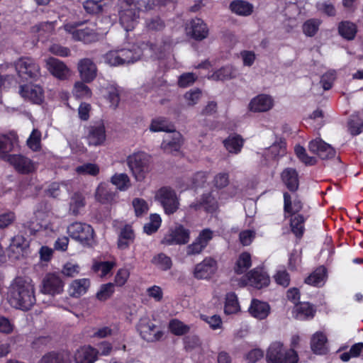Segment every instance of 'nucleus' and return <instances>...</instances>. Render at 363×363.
<instances>
[{
  "label": "nucleus",
  "instance_id": "7c9ffc66",
  "mask_svg": "<svg viewBox=\"0 0 363 363\" xmlns=\"http://www.w3.org/2000/svg\"><path fill=\"white\" fill-rule=\"evenodd\" d=\"M135 234L130 225H126L121 229L118 240V247L121 250L127 249L133 242Z\"/></svg>",
  "mask_w": 363,
  "mask_h": 363
},
{
  "label": "nucleus",
  "instance_id": "a211bd4d",
  "mask_svg": "<svg viewBox=\"0 0 363 363\" xmlns=\"http://www.w3.org/2000/svg\"><path fill=\"white\" fill-rule=\"evenodd\" d=\"M138 18V11L134 8L120 9L119 21L126 31L134 28Z\"/></svg>",
  "mask_w": 363,
  "mask_h": 363
},
{
  "label": "nucleus",
  "instance_id": "dca6fc26",
  "mask_svg": "<svg viewBox=\"0 0 363 363\" xmlns=\"http://www.w3.org/2000/svg\"><path fill=\"white\" fill-rule=\"evenodd\" d=\"M77 70L84 82H91L96 77L97 67L89 58L81 59L77 63Z\"/></svg>",
  "mask_w": 363,
  "mask_h": 363
},
{
  "label": "nucleus",
  "instance_id": "13d9d810",
  "mask_svg": "<svg viewBox=\"0 0 363 363\" xmlns=\"http://www.w3.org/2000/svg\"><path fill=\"white\" fill-rule=\"evenodd\" d=\"M363 121L358 115H352L349 121V129L352 135H358L362 132Z\"/></svg>",
  "mask_w": 363,
  "mask_h": 363
},
{
  "label": "nucleus",
  "instance_id": "c85d7f7f",
  "mask_svg": "<svg viewBox=\"0 0 363 363\" xmlns=\"http://www.w3.org/2000/svg\"><path fill=\"white\" fill-rule=\"evenodd\" d=\"M116 192L111 191L106 184H101L96 191V199L101 203H109L115 201Z\"/></svg>",
  "mask_w": 363,
  "mask_h": 363
},
{
  "label": "nucleus",
  "instance_id": "338daca9",
  "mask_svg": "<svg viewBox=\"0 0 363 363\" xmlns=\"http://www.w3.org/2000/svg\"><path fill=\"white\" fill-rule=\"evenodd\" d=\"M133 206L137 216H140L146 213L148 211L147 203L143 199H134L133 201Z\"/></svg>",
  "mask_w": 363,
  "mask_h": 363
},
{
  "label": "nucleus",
  "instance_id": "b1692460",
  "mask_svg": "<svg viewBox=\"0 0 363 363\" xmlns=\"http://www.w3.org/2000/svg\"><path fill=\"white\" fill-rule=\"evenodd\" d=\"M99 352L90 347L84 346L78 349L74 354L76 363H94L96 359Z\"/></svg>",
  "mask_w": 363,
  "mask_h": 363
},
{
  "label": "nucleus",
  "instance_id": "37998d69",
  "mask_svg": "<svg viewBox=\"0 0 363 363\" xmlns=\"http://www.w3.org/2000/svg\"><path fill=\"white\" fill-rule=\"evenodd\" d=\"M28 246V240L23 235H17L12 238L9 245V250L18 254H23Z\"/></svg>",
  "mask_w": 363,
  "mask_h": 363
},
{
  "label": "nucleus",
  "instance_id": "a18cd8bd",
  "mask_svg": "<svg viewBox=\"0 0 363 363\" xmlns=\"http://www.w3.org/2000/svg\"><path fill=\"white\" fill-rule=\"evenodd\" d=\"M111 183L120 191H126L130 186V181L126 174H115L111 177Z\"/></svg>",
  "mask_w": 363,
  "mask_h": 363
},
{
  "label": "nucleus",
  "instance_id": "412c9836",
  "mask_svg": "<svg viewBox=\"0 0 363 363\" xmlns=\"http://www.w3.org/2000/svg\"><path fill=\"white\" fill-rule=\"evenodd\" d=\"M86 139L89 145L98 146L102 145L106 140L104 125L100 123L89 127Z\"/></svg>",
  "mask_w": 363,
  "mask_h": 363
},
{
  "label": "nucleus",
  "instance_id": "79ce46f5",
  "mask_svg": "<svg viewBox=\"0 0 363 363\" xmlns=\"http://www.w3.org/2000/svg\"><path fill=\"white\" fill-rule=\"evenodd\" d=\"M338 31L341 36L350 40L354 39L357 29L354 23L350 21H343L339 24Z\"/></svg>",
  "mask_w": 363,
  "mask_h": 363
},
{
  "label": "nucleus",
  "instance_id": "9d476101",
  "mask_svg": "<svg viewBox=\"0 0 363 363\" xmlns=\"http://www.w3.org/2000/svg\"><path fill=\"white\" fill-rule=\"evenodd\" d=\"M137 328L142 338L147 342L158 341L163 335L162 331L147 318H140Z\"/></svg>",
  "mask_w": 363,
  "mask_h": 363
},
{
  "label": "nucleus",
  "instance_id": "1a4fd4ad",
  "mask_svg": "<svg viewBox=\"0 0 363 363\" xmlns=\"http://www.w3.org/2000/svg\"><path fill=\"white\" fill-rule=\"evenodd\" d=\"M190 239L189 230L184 228L182 225H178L174 228H171L164 235L161 243L165 245H176L186 244Z\"/></svg>",
  "mask_w": 363,
  "mask_h": 363
},
{
  "label": "nucleus",
  "instance_id": "20e7f679",
  "mask_svg": "<svg viewBox=\"0 0 363 363\" xmlns=\"http://www.w3.org/2000/svg\"><path fill=\"white\" fill-rule=\"evenodd\" d=\"M266 359L267 363H297L298 357L293 348L286 350L282 342L275 341L269 346Z\"/></svg>",
  "mask_w": 363,
  "mask_h": 363
},
{
  "label": "nucleus",
  "instance_id": "5701e85b",
  "mask_svg": "<svg viewBox=\"0 0 363 363\" xmlns=\"http://www.w3.org/2000/svg\"><path fill=\"white\" fill-rule=\"evenodd\" d=\"M171 135L166 136L162 144L161 147L167 152L172 153L177 152L182 145V135L174 130L169 132Z\"/></svg>",
  "mask_w": 363,
  "mask_h": 363
},
{
  "label": "nucleus",
  "instance_id": "603ef678",
  "mask_svg": "<svg viewBox=\"0 0 363 363\" xmlns=\"http://www.w3.org/2000/svg\"><path fill=\"white\" fill-rule=\"evenodd\" d=\"M169 328L175 335H183L189 331V327L187 325L177 319L170 321Z\"/></svg>",
  "mask_w": 363,
  "mask_h": 363
},
{
  "label": "nucleus",
  "instance_id": "6ab92c4d",
  "mask_svg": "<svg viewBox=\"0 0 363 363\" xmlns=\"http://www.w3.org/2000/svg\"><path fill=\"white\" fill-rule=\"evenodd\" d=\"M286 153V143L284 140L279 139L275 141L270 147L264 150L263 156L266 163L277 160L284 156Z\"/></svg>",
  "mask_w": 363,
  "mask_h": 363
},
{
  "label": "nucleus",
  "instance_id": "0eeeda50",
  "mask_svg": "<svg viewBox=\"0 0 363 363\" xmlns=\"http://www.w3.org/2000/svg\"><path fill=\"white\" fill-rule=\"evenodd\" d=\"M156 199L162 204L167 214L174 213L179 208V203L177 194L169 187L161 188L156 194Z\"/></svg>",
  "mask_w": 363,
  "mask_h": 363
},
{
  "label": "nucleus",
  "instance_id": "f03ea898",
  "mask_svg": "<svg viewBox=\"0 0 363 363\" xmlns=\"http://www.w3.org/2000/svg\"><path fill=\"white\" fill-rule=\"evenodd\" d=\"M8 300L14 308L28 311L35 303L34 285L29 278L17 277L9 287Z\"/></svg>",
  "mask_w": 363,
  "mask_h": 363
},
{
  "label": "nucleus",
  "instance_id": "cd10ccee",
  "mask_svg": "<svg viewBox=\"0 0 363 363\" xmlns=\"http://www.w3.org/2000/svg\"><path fill=\"white\" fill-rule=\"evenodd\" d=\"M281 179L284 184L291 191H295L298 187V177L296 169L286 168L281 173Z\"/></svg>",
  "mask_w": 363,
  "mask_h": 363
},
{
  "label": "nucleus",
  "instance_id": "4be33fe9",
  "mask_svg": "<svg viewBox=\"0 0 363 363\" xmlns=\"http://www.w3.org/2000/svg\"><path fill=\"white\" fill-rule=\"evenodd\" d=\"M249 106L254 112L267 111L273 106V99L269 95L259 94L251 100Z\"/></svg>",
  "mask_w": 363,
  "mask_h": 363
},
{
  "label": "nucleus",
  "instance_id": "e2e57ef3",
  "mask_svg": "<svg viewBox=\"0 0 363 363\" xmlns=\"http://www.w3.org/2000/svg\"><path fill=\"white\" fill-rule=\"evenodd\" d=\"M41 133L39 130L34 129L27 140L28 146L33 151H37L40 147Z\"/></svg>",
  "mask_w": 363,
  "mask_h": 363
},
{
  "label": "nucleus",
  "instance_id": "7ed1b4c3",
  "mask_svg": "<svg viewBox=\"0 0 363 363\" xmlns=\"http://www.w3.org/2000/svg\"><path fill=\"white\" fill-rule=\"evenodd\" d=\"M127 163L137 181H143L151 169L152 159L145 152H137L129 155Z\"/></svg>",
  "mask_w": 363,
  "mask_h": 363
},
{
  "label": "nucleus",
  "instance_id": "ea45409f",
  "mask_svg": "<svg viewBox=\"0 0 363 363\" xmlns=\"http://www.w3.org/2000/svg\"><path fill=\"white\" fill-rule=\"evenodd\" d=\"M223 143L229 152L238 154L243 146V140L240 135H230L223 141Z\"/></svg>",
  "mask_w": 363,
  "mask_h": 363
},
{
  "label": "nucleus",
  "instance_id": "473e14b6",
  "mask_svg": "<svg viewBox=\"0 0 363 363\" xmlns=\"http://www.w3.org/2000/svg\"><path fill=\"white\" fill-rule=\"evenodd\" d=\"M315 312V311L308 303L296 304L294 310L296 318L299 320L312 318L314 316Z\"/></svg>",
  "mask_w": 363,
  "mask_h": 363
},
{
  "label": "nucleus",
  "instance_id": "f3484780",
  "mask_svg": "<svg viewBox=\"0 0 363 363\" xmlns=\"http://www.w3.org/2000/svg\"><path fill=\"white\" fill-rule=\"evenodd\" d=\"M20 95L33 104H40L44 99V93L41 86L36 84L22 85L19 88Z\"/></svg>",
  "mask_w": 363,
  "mask_h": 363
},
{
  "label": "nucleus",
  "instance_id": "ddd939ff",
  "mask_svg": "<svg viewBox=\"0 0 363 363\" xmlns=\"http://www.w3.org/2000/svg\"><path fill=\"white\" fill-rule=\"evenodd\" d=\"M45 67L55 78L66 80L71 76L70 69L62 61L50 57L45 60Z\"/></svg>",
  "mask_w": 363,
  "mask_h": 363
},
{
  "label": "nucleus",
  "instance_id": "4c0bfd02",
  "mask_svg": "<svg viewBox=\"0 0 363 363\" xmlns=\"http://www.w3.org/2000/svg\"><path fill=\"white\" fill-rule=\"evenodd\" d=\"M306 219V218L301 214L291 215L290 222L291 231L298 238H301L303 235L305 230L304 223Z\"/></svg>",
  "mask_w": 363,
  "mask_h": 363
},
{
  "label": "nucleus",
  "instance_id": "2f4dec72",
  "mask_svg": "<svg viewBox=\"0 0 363 363\" xmlns=\"http://www.w3.org/2000/svg\"><path fill=\"white\" fill-rule=\"evenodd\" d=\"M326 336L321 332H317L311 338V349L316 354H324L326 352Z\"/></svg>",
  "mask_w": 363,
  "mask_h": 363
},
{
  "label": "nucleus",
  "instance_id": "4468645a",
  "mask_svg": "<svg viewBox=\"0 0 363 363\" xmlns=\"http://www.w3.org/2000/svg\"><path fill=\"white\" fill-rule=\"evenodd\" d=\"M309 150L322 160H328L335 156V149L321 139L311 140L308 144Z\"/></svg>",
  "mask_w": 363,
  "mask_h": 363
},
{
  "label": "nucleus",
  "instance_id": "423d86ee",
  "mask_svg": "<svg viewBox=\"0 0 363 363\" xmlns=\"http://www.w3.org/2000/svg\"><path fill=\"white\" fill-rule=\"evenodd\" d=\"M81 25L82 23H67L64 26V29L72 35L74 40L82 41L84 43H91L98 40L99 35L93 28L89 27L77 28Z\"/></svg>",
  "mask_w": 363,
  "mask_h": 363
},
{
  "label": "nucleus",
  "instance_id": "49530a36",
  "mask_svg": "<svg viewBox=\"0 0 363 363\" xmlns=\"http://www.w3.org/2000/svg\"><path fill=\"white\" fill-rule=\"evenodd\" d=\"M284 211L291 215H297L302 208V203L299 200H294L293 203L291 201V196L288 193L284 194Z\"/></svg>",
  "mask_w": 363,
  "mask_h": 363
},
{
  "label": "nucleus",
  "instance_id": "aec40b11",
  "mask_svg": "<svg viewBox=\"0 0 363 363\" xmlns=\"http://www.w3.org/2000/svg\"><path fill=\"white\" fill-rule=\"evenodd\" d=\"M247 281L250 286L257 289L267 286L269 283V276L262 269L255 268L251 270L247 275Z\"/></svg>",
  "mask_w": 363,
  "mask_h": 363
},
{
  "label": "nucleus",
  "instance_id": "0e129e2a",
  "mask_svg": "<svg viewBox=\"0 0 363 363\" xmlns=\"http://www.w3.org/2000/svg\"><path fill=\"white\" fill-rule=\"evenodd\" d=\"M76 171L78 174L96 176L99 172V168L95 164L86 163L77 167Z\"/></svg>",
  "mask_w": 363,
  "mask_h": 363
},
{
  "label": "nucleus",
  "instance_id": "e433bc0d",
  "mask_svg": "<svg viewBox=\"0 0 363 363\" xmlns=\"http://www.w3.org/2000/svg\"><path fill=\"white\" fill-rule=\"evenodd\" d=\"M85 206V198L80 193H74L70 198L69 212L70 214L77 216Z\"/></svg>",
  "mask_w": 363,
  "mask_h": 363
},
{
  "label": "nucleus",
  "instance_id": "39448f33",
  "mask_svg": "<svg viewBox=\"0 0 363 363\" xmlns=\"http://www.w3.org/2000/svg\"><path fill=\"white\" fill-rule=\"evenodd\" d=\"M69 235L84 246H91L94 242L93 228L86 223L75 222L67 228Z\"/></svg>",
  "mask_w": 363,
  "mask_h": 363
},
{
  "label": "nucleus",
  "instance_id": "3c124183",
  "mask_svg": "<svg viewBox=\"0 0 363 363\" xmlns=\"http://www.w3.org/2000/svg\"><path fill=\"white\" fill-rule=\"evenodd\" d=\"M115 265L114 262H97L93 264L92 269L95 272L99 273L100 277H104L111 271Z\"/></svg>",
  "mask_w": 363,
  "mask_h": 363
},
{
  "label": "nucleus",
  "instance_id": "6e6552de",
  "mask_svg": "<svg viewBox=\"0 0 363 363\" xmlns=\"http://www.w3.org/2000/svg\"><path fill=\"white\" fill-rule=\"evenodd\" d=\"M16 69L23 79H36L40 75V66L30 57H21L16 62Z\"/></svg>",
  "mask_w": 363,
  "mask_h": 363
},
{
  "label": "nucleus",
  "instance_id": "a878e982",
  "mask_svg": "<svg viewBox=\"0 0 363 363\" xmlns=\"http://www.w3.org/2000/svg\"><path fill=\"white\" fill-rule=\"evenodd\" d=\"M229 9L238 16H249L252 13L254 6L252 4L244 0H233L229 4Z\"/></svg>",
  "mask_w": 363,
  "mask_h": 363
},
{
  "label": "nucleus",
  "instance_id": "c756f323",
  "mask_svg": "<svg viewBox=\"0 0 363 363\" xmlns=\"http://www.w3.org/2000/svg\"><path fill=\"white\" fill-rule=\"evenodd\" d=\"M90 281L88 279H79L74 280L69 288L70 296L79 297L85 294L89 287Z\"/></svg>",
  "mask_w": 363,
  "mask_h": 363
},
{
  "label": "nucleus",
  "instance_id": "bf43d9fd",
  "mask_svg": "<svg viewBox=\"0 0 363 363\" xmlns=\"http://www.w3.org/2000/svg\"><path fill=\"white\" fill-rule=\"evenodd\" d=\"M145 26L150 30L158 31L162 30L165 27V24L159 16H153L146 19Z\"/></svg>",
  "mask_w": 363,
  "mask_h": 363
},
{
  "label": "nucleus",
  "instance_id": "8fccbe9b",
  "mask_svg": "<svg viewBox=\"0 0 363 363\" xmlns=\"http://www.w3.org/2000/svg\"><path fill=\"white\" fill-rule=\"evenodd\" d=\"M239 309V304L237 296L234 293H229L226 295L224 311L226 314H233Z\"/></svg>",
  "mask_w": 363,
  "mask_h": 363
},
{
  "label": "nucleus",
  "instance_id": "5fc2aeb1",
  "mask_svg": "<svg viewBox=\"0 0 363 363\" xmlns=\"http://www.w3.org/2000/svg\"><path fill=\"white\" fill-rule=\"evenodd\" d=\"M161 218L157 214H152L150 216V220L148 223L144 225V232L147 235H151L155 233L161 225Z\"/></svg>",
  "mask_w": 363,
  "mask_h": 363
},
{
  "label": "nucleus",
  "instance_id": "774afa93",
  "mask_svg": "<svg viewBox=\"0 0 363 363\" xmlns=\"http://www.w3.org/2000/svg\"><path fill=\"white\" fill-rule=\"evenodd\" d=\"M201 96V92L199 89L187 91L184 98L188 106H194L198 103Z\"/></svg>",
  "mask_w": 363,
  "mask_h": 363
},
{
  "label": "nucleus",
  "instance_id": "09e8293b",
  "mask_svg": "<svg viewBox=\"0 0 363 363\" xmlns=\"http://www.w3.org/2000/svg\"><path fill=\"white\" fill-rule=\"evenodd\" d=\"M321 21L319 19L311 18L306 21L302 26L303 33L306 36H314L319 29Z\"/></svg>",
  "mask_w": 363,
  "mask_h": 363
},
{
  "label": "nucleus",
  "instance_id": "f257e3e1",
  "mask_svg": "<svg viewBox=\"0 0 363 363\" xmlns=\"http://www.w3.org/2000/svg\"><path fill=\"white\" fill-rule=\"evenodd\" d=\"M172 46V40L166 38L157 43H142L140 46L133 45L130 48L117 50L120 55L121 64L124 65L136 62L142 55H150L158 59L162 58L166 53L170 52Z\"/></svg>",
  "mask_w": 363,
  "mask_h": 363
},
{
  "label": "nucleus",
  "instance_id": "a19ab883",
  "mask_svg": "<svg viewBox=\"0 0 363 363\" xmlns=\"http://www.w3.org/2000/svg\"><path fill=\"white\" fill-rule=\"evenodd\" d=\"M252 265L251 256L248 252H242L238 257L234 271L238 274L245 273Z\"/></svg>",
  "mask_w": 363,
  "mask_h": 363
},
{
  "label": "nucleus",
  "instance_id": "de8ad7c7",
  "mask_svg": "<svg viewBox=\"0 0 363 363\" xmlns=\"http://www.w3.org/2000/svg\"><path fill=\"white\" fill-rule=\"evenodd\" d=\"M122 91V89L119 86H111L108 88L107 99L113 108L118 106Z\"/></svg>",
  "mask_w": 363,
  "mask_h": 363
},
{
  "label": "nucleus",
  "instance_id": "052dcab7",
  "mask_svg": "<svg viewBox=\"0 0 363 363\" xmlns=\"http://www.w3.org/2000/svg\"><path fill=\"white\" fill-rule=\"evenodd\" d=\"M201 201L203 207L206 211L213 212L216 210L218 207L217 201L211 193L203 194Z\"/></svg>",
  "mask_w": 363,
  "mask_h": 363
},
{
  "label": "nucleus",
  "instance_id": "f8f14e48",
  "mask_svg": "<svg viewBox=\"0 0 363 363\" xmlns=\"http://www.w3.org/2000/svg\"><path fill=\"white\" fill-rule=\"evenodd\" d=\"M5 160L21 174H30L37 167L30 159L22 155H6Z\"/></svg>",
  "mask_w": 363,
  "mask_h": 363
},
{
  "label": "nucleus",
  "instance_id": "393cba45",
  "mask_svg": "<svg viewBox=\"0 0 363 363\" xmlns=\"http://www.w3.org/2000/svg\"><path fill=\"white\" fill-rule=\"evenodd\" d=\"M189 33L193 38L201 40L208 36V29L202 19L194 18L190 22Z\"/></svg>",
  "mask_w": 363,
  "mask_h": 363
},
{
  "label": "nucleus",
  "instance_id": "2eb2a0df",
  "mask_svg": "<svg viewBox=\"0 0 363 363\" xmlns=\"http://www.w3.org/2000/svg\"><path fill=\"white\" fill-rule=\"evenodd\" d=\"M216 261L211 257H207L195 266L194 275L199 279H208L216 272Z\"/></svg>",
  "mask_w": 363,
  "mask_h": 363
},
{
  "label": "nucleus",
  "instance_id": "c9c22d12",
  "mask_svg": "<svg viewBox=\"0 0 363 363\" xmlns=\"http://www.w3.org/2000/svg\"><path fill=\"white\" fill-rule=\"evenodd\" d=\"M326 279V269L324 267L317 268L310 276L306 279V283L314 286H321Z\"/></svg>",
  "mask_w": 363,
  "mask_h": 363
},
{
  "label": "nucleus",
  "instance_id": "680f3d73",
  "mask_svg": "<svg viewBox=\"0 0 363 363\" xmlns=\"http://www.w3.org/2000/svg\"><path fill=\"white\" fill-rule=\"evenodd\" d=\"M114 292V284L108 283L103 284L96 294V297L100 301H106L109 298Z\"/></svg>",
  "mask_w": 363,
  "mask_h": 363
},
{
  "label": "nucleus",
  "instance_id": "c03bdc74",
  "mask_svg": "<svg viewBox=\"0 0 363 363\" xmlns=\"http://www.w3.org/2000/svg\"><path fill=\"white\" fill-rule=\"evenodd\" d=\"M38 363H69V359L64 353L51 352L43 355Z\"/></svg>",
  "mask_w": 363,
  "mask_h": 363
},
{
  "label": "nucleus",
  "instance_id": "58836bf2",
  "mask_svg": "<svg viewBox=\"0 0 363 363\" xmlns=\"http://www.w3.org/2000/svg\"><path fill=\"white\" fill-rule=\"evenodd\" d=\"M151 262L153 265L162 271H167L172 267V261L170 257L163 252L153 256Z\"/></svg>",
  "mask_w": 363,
  "mask_h": 363
},
{
  "label": "nucleus",
  "instance_id": "69168bd1",
  "mask_svg": "<svg viewBox=\"0 0 363 363\" xmlns=\"http://www.w3.org/2000/svg\"><path fill=\"white\" fill-rule=\"evenodd\" d=\"M214 236V232L209 228L202 230L196 240L205 248Z\"/></svg>",
  "mask_w": 363,
  "mask_h": 363
},
{
  "label": "nucleus",
  "instance_id": "4d7b16f0",
  "mask_svg": "<svg viewBox=\"0 0 363 363\" xmlns=\"http://www.w3.org/2000/svg\"><path fill=\"white\" fill-rule=\"evenodd\" d=\"M13 136H8L6 135H0V153L4 154L5 157L6 153L11 151L13 148Z\"/></svg>",
  "mask_w": 363,
  "mask_h": 363
},
{
  "label": "nucleus",
  "instance_id": "6e6d98bb",
  "mask_svg": "<svg viewBox=\"0 0 363 363\" xmlns=\"http://www.w3.org/2000/svg\"><path fill=\"white\" fill-rule=\"evenodd\" d=\"M294 150L298 158L306 165H314L316 163V158L308 156L303 147L297 145L295 147Z\"/></svg>",
  "mask_w": 363,
  "mask_h": 363
},
{
  "label": "nucleus",
  "instance_id": "864d4df0",
  "mask_svg": "<svg viewBox=\"0 0 363 363\" xmlns=\"http://www.w3.org/2000/svg\"><path fill=\"white\" fill-rule=\"evenodd\" d=\"M86 82H77L74 84L73 89V94L77 98H89L91 95V91L88 86L85 84Z\"/></svg>",
  "mask_w": 363,
  "mask_h": 363
},
{
  "label": "nucleus",
  "instance_id": "f704fd0d",
  "mask_svg": "<svg viewBox=\"0 0 363 363\" xmlns=\"http://www.w3.org/2000/svg\"><path fill=\"white\" fill-rule=\"evenodd\" d=\"M174 126L166 118L162 117L156 118L152 120L150 130L152 132H167L174 130Z\"/></svg>",
  "mask_w": 363,
  "mask_h": 363
},
{
  "label": "nucleus",
  "instance_id": "9b49d317",
  "mask_svg": "<svg viewBox=\"0 0 363 363\" xmlns=\"http://www.w3.org/2000/svg\"><path fill=\"white\" fill-rule=\"evenodd\" d=\"M64 286L65 283L60 275L55 273H49L45 276L42 281L40 291L45 294L55 296L62 293Z\"/></svg>",
  "mask_w": 363,
  "mask_h": 363
},
{
  "label": "nucleus",
  "instance_id": "72a5a7b5",
  "mask_svg": "<svg viewBox=\"0 0 363 363\" xmlns=\"http://www.w3.org/2000/svg\"><path fill=\"white\" fill-rule=\"evenodd\" d=\"M237 77V72L232 66L223 67L213 72L208 78L215 81L228 80Z\"/></svg>",
  "mask_w": 363,
  "mask_h": 363
},
{
  "label": "nucleus",
  "instance_id": "bb28decb",
  "mask_svg": "<svg viewBox=\"0 0 363 363\" xmlns=\"http://www.w3.org/2000/svg\"><path fill=\"white\" fill-rule=\"evenodd\" d=\"M270 311L269 305L266 302L259 301L256 299H253L250 307L249 308V311L250 314L259 320H263L266 318Z\"/></svg>",
  "mask_w": 363,
  "mask_h": 363
}]
</instances>
